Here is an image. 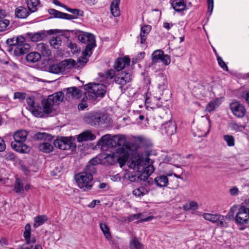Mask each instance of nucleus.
Instances as JSON below:
<instances>
[{
  "label": "nucleus",
  "instance_id": "47",
  "mask_svg": "<svg viewBox=\"0 0 249 249\" xmlns=\"http://www.w3.org/2000/svg\"><path fill=\"white\" fill-rule=\"evenodd\" d=\"M99 75L101 77L105 78L113 79L116 75H115V71L113 69L107 70L104 72H99Z\"/></svg>",
  "mask_w": 249,
  "mask_h": 249
},
{
  "label": "nucleus",
  "instance_id": "62",
  "mask_svg": "<svg viewBox=\"0 0 249 249\" xmlns=\"http://www.w3.org/2000/svg\"><path fill=\"white\" fill-rule=\"evenodd\" d=\"M231 127L232 130L238 131L241 130V128L244 129L245 126L242 125H239L236 123H232L231 124Z\"/></svg>",
  "mask_w": 249,
  "mask_h": 249
},
{
  "label": "nucleus",
  "instance_id": "44",
  "mask_svg": "<svg viewBox=\"0 0 249 249\" xmlns=\"http://www.w3.org/2000/svg\"><path fill=\"white\" fill-rule=\"evenodd\" d=\"M1 157L7 161L14 162L17 159V156L15 154L11 151L6 152Z\"/></svg>",
  "mask_w": 249,
  "mask_h": 249
},
{
  "label": "nucleus",
  "instance_id": "59",
  "mask_svg": "<svg viewBox=\"0 0 249 249\" xmlns=\"http://www.w3.org/2000/svg\"><path fill=\"white\" fill-rule=\"evenodd\" d=\"M160 61L165 65H168L171 61L170 57L168 54H164L163 53Z\"/></svg>",
  "mask_w": 249,
  "mask_h": 249
},
{
  "label": "nucleus",
  "instance_id": "27",
  "mask_svg": "<svg viewBox=\"0 0 249 249\" xmlns=\"http://www.w3.org/2000/svg\"><path fill=\"white\" fill-rule=\"evenodd\" d=\"M41 54L36 52L28 53L26 56V60L28 63H34L39 61L41 59Z\"/></svg>",
  "mask_w": 249,
  "mask_h": 249
},
{
  "label": "nucleus",
  "instance_id": "48",
  "mask_svg": "<svg viewBox=\"0 0 249 249\" xmlns=\"http://www.w3.org/2000/svg\"><path fill=\"white\" fill-rule=\"evenodd\" d=\"M62 39L60 36H57L56 37H52V38L50 40L51 46H53L55 49H58L59 46L61 44Z\"/></svg>",
  "mask_w": 249,
  "mask_h": 249
},
{
  "label": "nucleus",
  "instance_id": "25",
  "mask_svg": "<svg viewBox=\"0 0 249 249\" xmlns=\"http://www.w3.org/2000/svg\"><path fill=\"white\" fill-rule=\"evenodd\" d=\"M172 8L176 12H181L186 9V4L184 0H174L171 3Z\"/></svg>",
  "mask_w": 249,
  "mask_h": 249
},
{
  "label": "nucleus",
  "instance_id": "41",
  "mask_svg": "<svg viewBox=\"0 0 249 249\" xmlns=\"http://www.w3.org/2000/svg\"><path fill=\"white\" fill-rule=\"evenodd\" d=\"M100 227L105 237L108 240L111 239V235L108 227L105 223H100Z\"/></svg>",
  "mask_w": 249,
  "mask_h": 249
},
{
  "label": "nucleus",
  "instance_id": "11",
  "mask_svg": "<svg viewBox=\"0 0 249 249\" xmlns=\"http://www.w3.org/2000/svg\"><path fill=\"white\" fill-rule=\"evenodd\" d=\"M230 108L233 114L238 118L243 117L246 113L245 107L238 102H234L231 103Z\"/></svg>",
  "mask_w": 249,
  "mask_h": 249
},
{
  "label": "nucleus",
  "instance_id": "5",
  "mask_svg": "<svg viewBox=\"0 0 249 249\" xmlns=\"http://www.w3.org/2000/svg\"><path fill=\"white\" fill-rule=\"evenodd\" d=\"M150 160L148 158L144 160L142 155L140 154L133 155L131 156V166L133 167L138 166V167H137L138 170H142V171L150 176L154 172L155 168L151 164Z\"/></svg>",
  "mask_w": 249,
  "mask_h": 249
},
{
  "label": "nucleus",
  "instance_id": "6",
  "mask_svg": "<svg viewBox=\"0 0 249 249\" xmlns=\"http://www.w3.org/2000/svg\"><path fill=\"white\" fill-rule=\"evenodd\" d=\"M84 89L89 90L88 95L92 99L103 98L106 94L107 86L104 84L89 83L84 86Z\"/></svg>",
  "mask_w": 249,
  "mask_h": 249
},
{
  "label": "nucleus",
  "instance_id": "46",
  "mask_svg": "<svg viewBox=\"0 0 249 249\" xmlns=\"http://www.w3.org/2000/svg\"><path fill=\"white\" fill-rule=\"evenodd\" d=\"M14 190L17 194H22L24 192L23 184L20 182V180L18 178L16 179Z\"/></svg>",
  "mask_w": 249,
  "mask_h": 249
},
{
  "label": "nucleus",
  "instance_id": "51",
  "mask_svg": "<svg viewBox=\"0 0 249 249\" xmlns=\"http://www.w3.org/2000/svg\"><path fill=\"white\" fill-rule=\"evenodd\" d=\"M148 192V190L144 187H140L135 189L133 191V194L136 196L141 197L147 194Z\"/></svg>",
  "mask_w": 249,
  "mask_h": 249
},
{
  "label": "nucleus",
  "instance_id": "31",
  "mask_svg": "<svg viewBox=\"0 0 249 249\" xmlns=\"http://www.w3.org/2000/svg\"><path fill=\"white\" fill-rule=\"evenodd\" d=\"M151 29V26L148 25H144L141 27L140 38L141 43L144 44L146 39V35L150 32Z\"/></svg>",
  "mask_w": 249,
  "mask_h": 249
},
{
  "label": "nucleus",
  "instance_id": "34",
  "mask_svg": "<svg viewBox=\"0 0 249 249\" xmlns=\"http://www.w3.org/2000/svg\"><path fill=\"white\" fill-rule=\"evenodd\" d=\"M48 218L46 215H38L35 217L33 227L35 228H37L39 226L43 225L45 222L48 220Z\"/></svg>",
  "mask_w": 249,
  "mask_h": 249
},
{
  "label": "nucleus",
  "instance_id": "22",
  "mask_svg": "<svg viewBox=\"0 0 249 249\" xmlns=\"http://www.w3.org/2000/svg\"><path fill=\"white\" fill-rule=\"evenodd\" d=\"M30 48V45L29 44L18 45L14 49V54L17 56H21L28 53Z\"/></svg>",
  "mask_w": 249,
  "mask_h": 249
},
{
  "label": "nucleus",
  "instance_id": "13",
  "mask_svg": "<svg viewBox=\"0 0 249 249\" xmlns=\"http://www.w3.org/2000/svg\"><path fill=\"white\" fill-rule=\"evenodd\" d=\"M53 97H47L42 100L43 112L45 114L49 115L54 111L53 106L55 104L53 103Z\"/></svg>",
  "mask_w": 249,
  "mask_h": 249
},
{
  "label": "nucleus",
  "instance_id": "9",
  "mask_svg": "<svg viewBox=\"0 0 249 249\" xmlns=\"http://www.w3.org/2000/svg\"><path fill=\"white\" fill-rule=\"evenodd\" d=\"M249 220V208L245 206H241L236 215L235 221L239 225H245Z\"/></svg>",
  "mask_w": 249,
  "mask_h": 249
},
{
  "label": "nucleus",
  "instance_id": "57",
  "mask_svg": "<svg viewBox=\"0 0 249 249\" xmlns=\"http://www.w3.org/2000/svg\"><path fill=\"white\" fill-rule=\"evenodd\" d=\"M9 23V21L6 19L0 20V32L4 31Z\"/></svg>",
  "mask_w": 249,
  "mask_h": 249
},
{
  "label": "nucleus",
  "instance_id": "20",
  "mask_svg": "<svg viewBox=\"0 0 249 249\" xmlns=\"http://www.w3.org/2000/svg\"><path fill=\"white\" fill-rule=\"evenodd\" d=\"M96 138L95 135L90 130H87L77 136V140L79 142L93 141Z\"/></svg>",
  "mask_w": 249,
  "mask_h": 249
},
{
  "label": "nucleus",
  "instance_id": "36",
  "mask_svg": "<svg viewBox=\"0 0 249 249\" xmlns=\"http://www.w3.org/2000/svg\"><path fill=\"white\" fill-rule=\"evenodd\" d=\"M26 4L30 12L34 13L37 10V6L39 4V0H26Z\"/></svg>",
  "mask_w": 249,
  "mask_h": 249
},
{
  "label": "nucleus",
  "instance_id": "39",
  "mask_svg": "<svg viewBox=\"0 0 249 249\" xmlns=\"http://www.w3.org/2000/svg\"><path fill=\"white\" fill-rule=\"evenodd\" d=\"M51 97L52 98L53 97V103L55 104L59 102H62L63 101L64 98V94L62 91H59L48 96V97Z\"/></svg>",
  "mask_w": 249,
  "mask_h": 249
},
{
  "label": "nucleus",
  "instance_id": "19",
  "mask_svg": "<svg viewBox=\"0 0 249 249\" xmlns=\"http://www.w3.org/2000/svg\"><path fill=\"white\" fill-rule=\"evenodd\" d=\"M171 176H172V174L169 173L166 175H159L154 178V182L157 186L160 188L166 187L169 184L168 177Z\"/></svg>",
  "mask_w": 249,
  "mask_h": 249
},
{
  "label": "nucleus",
  "instance_id": "43",
  "mask_svg": "<svg viewBox=\"0 0 249 249\" xmlns=\"http://www.w3.org/2000/svg\"><path fill=\"white\" fill-rule=\"evenodd\" d=\"M230 219V216L228 215L223 216L222 215L218 214L217 221L216 222L218 226L221 227H227L228 226V223L226 221V219Z\"/></svg>",
  "mask_w": 249,
  "mask_h": 249
},
{
  "label": "nucleus",
  "instance_id": "37",
  "mask_svg": "<svg viewBox=\"0 0 249 249\" xmlns=\"http://www.w3.org/2000/svg\"><path fill=\"white\" fill-rule=\"evenodd\" d=\"M49 71L52 73L58 74L60 72H64L63 67L61 65V62L56 64L51 65L49 67Z\"/></svg>",
  "mask_w": 249,
  "mask_h": 249
},
{
  "label": "nucleus",
  "instance_id": "3",
  "mask_svg": "<svg viewBox=\"0 0 249 249\" xmlns=\"http://www.w3.org/2000/svg\"><path fill=\"white\" fill-rule=\"evenodd\" d=\"M28 134V131L24 129L18 130L14 132L13 134L14 141L11 143L12 148L20 153H29L31 148L30 146L25 143Z\"/></svg>",
  "mask_w": 249,
  "mask_h": 249
},
{
  "label": "nucleus",
  "instance_id": "26",
  "mask_svg": "<svg viewBox=\"0 0 249 249\" xmlns=\"http://www.w3.org/2000/svg\"><path fill=\"white\" fill-rule=\"evenodd\" d=\"M37 48L38 50L41 52L43 57H49L52 54L51 51L49 49V46L45 43H40L38 44L37 45Z\"/></svg>",
  "mask_w": 249,
  "mask_h": 249
},
{
  "label": "nucleus",
  "instance_id": "38",
  "mask_svg": "<svg viewBox=\"0 0 249 249\" xmlns=\"http://www.w3.org/2000/svg\"><path fill=\"white\" fill-rule=\"evenodd\" d=\"M163 53L161 50H157L152 53L151 55L152 64H155L160 60Z\"/></svg>",
  "mask_w": 249,
  "mask_h": 249
},
{
  "label": "nucleus",
  "instance_id": "2",
  "mask_svg": "<svg viewBox=\"0 0 249 249\" xmlns=\"http://www.w3.org/2000/svg\"><path fill=\"white\" fill-rule=\"evenodd\" d=\"M83 122L91 126L97 127L109 123L110 118L101 111H92L86 112L82 117Z\"/></svg>",
  "mask_w": 249,
  "mask_h": 249
},
{
  "label": "nucleus",
  "instance_id": "30",
  "mask_svg": "<svg viewBox=\"0 0 249 249\" xmlns=\"http://www.w3.org/2000/svg\"><path fill=\"white\" fill-rule=\"evenodd\" d=\"M30 14L27 9L23 6L18 7L15 10V16L19 18H25Z\"/></svg>",
  "mask_w": 249,
  "mask_h": 249
},
{
  "label": "nucleus",
  "instance_id": "50",
  "mask_svg": "<svg viewBox=\"0 0 249 249\" xmlns=\"http://www.w3.org/2000/svg\"><path fill=\"white\" fill-rule=\"evenodd\" d=\"M148 192V190L144 187H140L135 189L133 191V194L136 196L141 197L147 194Z\"/></svg>",
  "mask_w": 249,
  "mask_h": 249
},
{
  "label": "nucleus",
  "instance_id": "45",
  "mask_svg": "<svg viewBox=\"0 0 249 249\" xmlns=\"http://www.w3.org/2000/svg\"><path fill=\"white\" fill-rule=\"evenodd\" d=\"M198 208V205L197 202L194 201H191L189 204H185L183 205V208L185 211L189 210L195 211Z\"/></svg>",
  "mask_w": 249,
  "mask_h": 249
},
{
  "label": "nucleus",
  "instance_id": "33",
  "mask_svg": "<svg viewBox=\"0 0 249 249\" xmlns=\"http://www.w3.org/2000/svg\"><path fill=\"white\" fill-rule=\"evenodd\" d=\"M221 102L220 98H217L214 100L209 102L206 106V110L209 112L214 111L217 107H218Z\"/></svg>",
  "mask_w": 249,
  "mask_h": 249
},
{
  "label": "nucleus",
  "instance_id": "58",
  "mask_svg": "<svg viewBox=\"0 0 249 249\" xmlns=\"http://www.w3.org/2000/svg\"><path fill=\"white\" fill-rule=\"evenodd\" d=\"M26 102L29 106V110L32 108H34V107L36 106V104L35 102V98L34 96H30L26 99Z\"/></svg>",
  "mask_w": 249,
  "mask_h": 249
},
{
  "label": "nucleus",
  "instance_id": "1",
  "mask_svg": "<svg viewBox=\"0 0 249 249\" xmlns=\"http://www.w3.org/2000/svg\"><path fill=\"white\" fill-rule=\"evenodd\" d=\"M107 135L103 136L101 137L100 141L104 143L108 144V142L112 147H119L116 149V153L121 155L117 159V161L120 164V166L122 167L124 166L127 161H129V155L128 152L125 150L124 147V140L119 136H115L113 139H109L108 142H105L107 140Z\"/></svg>",
  "mask_w": 249,
  "mask_h": 249
},
{
  "label": "nucleus",
  "instance_id": "10",
  "mask_svg": "<svg viewBox=\"0 0 249 249\" xmlns=\"http://www.w3.org/2000/svg\"><path fill=\"white\" fill-rule=\"evenodd\" d=\"M132 72L131 71H121L115 76L114 81L119 85H126L132 81Z\"/></svg>",
  "mask_w": 249,
  "mask_h": 249
},
{
  "label": "nucleus",
  "instance_id": "29",
  "mask_svg": "<svg viewBox=\"0 0 249 249\" xmlns=\"http://www.w3.org/2000/svg\"><path fill=\"white\" fill-rule=\"evenodd\" d=\"M121 0H113L110 4V11L112 15L117 17L120 15L119 4Z\"/></svg>",
  "mask_w": 249,
  "mask_h": 249
},
{
  "label": "nucleus",
  "instance_id": "42",
  "mask_svg": "<svg viewBox=\"0 0 249 249\" xmlns=\"http://www.w3.org/2000/svg\"><path fill=\"white\" fill-rule=\"evenodd\" d=\"M7 45V51L12 52L15 48L17 46V41L15 37L8 38L6 41Z\"/></svg>",
  "mask_w": 249,
  "mask_h": 249
},
{
  "label": "nucleus",
  "instance_id": "28",
  "mask_svg": "<svg viewBox=\"0 0 249 249\" xmlns=\"http://www.w3.org/2000/svg\"><path fill=\"white\" fill-rule=\"evenodd\" d=\"M85 50L82 52L85 56H90L92 53V50L96 46L95 37L87 43Z\"/></svg>",
  "mask_w": 249,
  "mask_h": 249
},
{
  "label": "nucleus",
  "instance_id": "23",
  "mask_svg": "<svg viewBox=\"0 0 249 249\" xmlns=\"http://www.w3.org/2000/svg\"><path fill=\"white\" fill-rule=\"evenodd\" d=\"M157 81L158 88L160 90L165 89L167 87V79L166 76L162 73H159L157 76Z\"/></svg>",
  "mask_w": 249,
  "mask_h": 249
},
{
  "label": "nucleus",
  "instance_id": "53",
  "mask_svg": "<svg viewBox=\"0 0 249 249\" xmlns=\"http://www.w3.org/2000/svg\"><path fill=\"white\" fill-rule=\"evenodd\" d=\"M142 244L136 238H133L130 242V248L131 249H141Z\"/></svg>",
  "mask_w": 249,
  "mask_h": 249
},
{
  "label": "nucleus",
  "instance_id": "21",
  "mask_svg": "<svg viewBox=\"0 0 249 249\" xmlns=\"http://www.w3.org/2000/svg\"><path fill=\"white\" fill-rule=\"evenodd\" d=\"M48 13L50 15L53 16V18H61L67 20H71V18H74L70 14L60 12L54 9H48Z\"/></svg>",
  "mask_w": 249,
  "mask_h": 249
},
{
  "label": "nucleus",
  "instance_id": "54",
  "mask_svg": "<svg viewBox=\"0 0 249 249\" xmlns=\"http://www.w3.org/2000/svg\"><path fill=\"white\" fill-rule=\"evenodd\" d=\"M31 226L30 224H27L25 226V231L23 233V236L26 241H29L31 237Z\"/></svg>",
  "mask_w": 249,
  "mask_h": 249
},
{
  "label": "nucleus",
  "instance_id": "4",
  "mask_svg": "<svg viewBox=\"0 0 249 249\" xmlns=\"http://www.w3.org/2000/svg\"><path fill=\"white\" fill-rule=\"evenodd\" d=\"M93 174L86 171L85 169L83 171L75 175L74 178L77 186L84 191L91 190L93 186Z\"/></svg>",
  "mask_w": 249,
  "mask_h": 249
},
{
  "label": "nucleus",
  "instance_id": "64",
  "mask_svg": "<svg viewBox=\"0 0 249 249\" xmlns=\"http://www.w3.org/2000/svg\"><path fill=\"white\" fill-rule=\"evenodd\" d=\"M208 12H210V16L213 12V0H207Z\"/></svg>",
  "mask_w": 249,
  "mask_h": 249
},
{
  "label": "nucleus",
  "instance_id": "16",
  "mask_svg": "<svg viewBox=\"0 0 249 249\" xmlns=\"http://www.w3.org/2000/svg\"><path fill=\"white\" fill-rule=\"evenodd\" d=\"M162 133L167 135H172L176 132V124L171 120L163 124L161 128Z\"/></svg>",
  "mask_w": 249,
  "mask_h": 249
},
{
  "label": "nucleus",
  "instance_id": "61",
  "mask_svg": "<svg viewBox=\"0 0 249 249\" xmlns=\"http://www.w3.org/2000/svg\"><path fill=\"white\" fill-rule=\"evenodd\" d=\"M149 176L150 175L148 174L143 172L142 170H140L139 181H141L142 180L145 181L148 179Z\"/></svg>",
  "mask_w": 249,
  "mask_h": 249
},
{
  "label": "nucleus",
  "instance_id": "15",
  "mask_svg": "<svg viewBox=\"0 0 249 249\" xmlns=\"http://www.w3.org/2000/svg\"><path fill=\"white\" fill-rule=\"evenodd\" d=\"M64 91H66L65 95L66 100L74 98H80L82 95V91L75 87L64 89Z\"/></svg>",
  "mask_w": 249,
  "mask_h": 249
},
{
  "label": "nucleus",
  "instance_id": "14",
  "mask_svg": "<svg viewBox=\"0 0 249 249\" xmlns=\"http://www.w3.org/2000/svg\"><path fill=\"white\" fill-rule=\"evenodd\" d=\"M130 59L127 56L124 57H119L116 59L113 67L117 71H120L123 70L125 66H129Z\"/></svg>",
  "mask_w": 249,
  "mask_h": 249
},
{
  "label": "nucleus",
  "instance_id": "7",
  "mask_svg": "<svg viewBox=\"0 0 249 249\" xmlns=\"http://www.w3.org/2000/svg\"><path fill=\"white\" fill-rule=\"evenodd\" d=\"M74 139L72 137L61 136L58 137L53 141L54 146L61 150H71L73 151L76 148V145L74 143Z\"/></svg>",
  "mask_w": 249,
  "mask_h": 249
},
{
  "label": "nucleus",
  "instance_id": "18",
  "mask_svg": "<svg viewBox=\"0 0 249 249\" xmlns=\"http://www.w3.org/2000/svg\"><path fill=\"white\" fill-rule=\"evenodd\" d=\"M53 139V136L46 132H37L31 136L30 141H45L51 142Z\"/></svg>",
  "mask_w": 249,
  "mask_h": 249
},
{
  "label": "nucleus",
  "instance_id": "8",
  "mask_svg": "<svg viewBox=\"0 0 249 249\" xmlns=\"http://www.w3.org/2000/svg\"><path fill=\"white\" fill-rule=\"evenodd\" d=\"M62 32V30L58 29H51L48 31H41L35 33H26V36L30 38L31 41L37 42L44 39L49 35H53Z\"/></svg>",
  "mask_w": 249,
  "mask_h": 249
},
{
  "label": "nucleus",
  "instance_id": "17",
  "mask_svg": "<svg viewBox=\"0 0 249 249\" xmlns=\"http://www.w3.org/2000/svg\"><path fill=\"white\" fill-rule=\"evenodd\" d=\"M74 34L78 39L83 43H87L95 38V36L93 34L80 30H75Z\"/></svg>",
  "mask_w": 249,
  "mask_h": 249
},
{
  "label": "nucleus",
  "instance_id": "63",
  "mask_svg": "<svg viewBox=\"0 0 249 249\" xmlns=\"http://www.w3.org/2000/svg\"><path fill=\"white\" fill-rule=\"evenodd\" d=\"M87 56H85L84 53H82V56L78 58L77 61L82 66H84L88 61V59L86 58Z\"/></svg>",
  "mask_w": 249,
  "mask_h": 249
},
{
  "label": "nucleus",
  "instance_id": "49",
  "mask_svg": "<svg viewBox=\"0 0 249 249\" xmlns=\"http://www.w3.org/2000/svg\"><path fill=\"white\" fill-rule=\"evenodd\" d=\"M69 12L72 13L73 15H71V16L74 17L71 19H77L79 16L83 17L84 16V11L78 9L71 8Z\"/></svg>",
  "mask_w": 249,
  "mask_h": 249
},
{
  "label": "nucleus",
  "instance_id": "32",
  "mask_svg": "<svg viewBox=\"0 0 249 249\" xmlns=\"http://www.w3.org/2000/svg\"><path fill=\"white\" fill-rule=\"evenodd\" d=\"M38 148L39 151L45 153H50L53 150V145L48 142H43L39 143Z\"/></svg>",
  "mask_w": 249,
  "mask_h": 249
},
{
  "label": "nucleus",
  "instance_id": "60",
  "mask_svg": "<svg viewBox=\"0 0 249 249\" xmlns=\"http://www.w3.org/2000/svg\"><path fill=\"white\" fill-rule=\"evenodd\" d=\"M26 94L23 92H16L14 93V99H18L20 101H23L26 97Z\"/></svg>",
  "mask_w": 249,
  "mask_h": 249
},
{
  "label": "nucleus",
  "instance_id": "52",
  "mask_svg": "<svg viewBox=\"0 0 249 249\" xmlns=\"http://www.w3.org/2000/svg\"><path fill=\"white\" fill-rule=\"evenodd\" d=\"M218 214H213L209 213H205L203 215V217L205 219L213 223H216L217 219H218Z\"/></svg>",
  "mask_w": 249,
  "mask_h": 249
},
{
  "label": "nucleus",
  "instance_id": "56",
  "mask_svg": "<svg viewBox=\"0 0 249 249\" xmlns=\"http://www.w3.org/2000/svg\"><path fill=\"white\" fill-rule=\"evenodd\" d=\"M217 60L219 66L224 71H229L228 67L226 63L223 60L222 58L219 55H217Z\"/></svg>",
  "mask_w": 249,
  "mask_h": 249
},
{
  "label": "nucleus",
  "instance_id": "35",
  "mask_svg": "<svg viewBox=\"0 0 249 249\" xmlns=\"http://www.w3.org/2000/svg\"><path fill=\"white\" fill-rule=\"evenodd\" d=\"M61 65L63 67L64 71L65 72L66 69H71L74 67L76 65V62L72 59H66L61 62Z\"/></svg>",
  "mask_w": 249,
  "mask_h": 249
},
{
  "label": "nucleus",
  "instance_id": "55",
  "mask_svg": "<svg viewBox=\"0 0 249 249\" xmlns=\"http://www.w3.org/2000/svg\"><path fill=\"white\" fill-rule=\"evenodd\" d=\"M223 138L229 146L231 147L234 145L235 140L233 136L232 135H225L224 136Z\"/></svg>",
  "mask_w": 249,
  "mask_h": 249
},
{
  "label": "nucleus",
  "instance_id": "24",
  "mask_svg": "<svg viewBox=\"0 0 249 249\" xmlns=\"http://www.w3.org/2000/svg\"><path fill=\"white\" fill-rule=\"evenodd\" d=\"M99 164V160L96 158L91 159L87 163L86 167L84 168L86 171L94 174L97 171L96 166Z\"/></svg>",
  "mask_w": 249,
  "mask_h": 249
},
{
  "label": "nucleus",
  "instance_id": "40",
  "mask_svg": "<svg viewBox=\"0 0 249 249\" xmlns=\"http://www.w3.org/2000/svg\"><path fill=\"white\" fill-rule=\"evenodd\" d=\"M32 114L36 117L43 118L44 113L42 111V108L39 104L30 109Z\"/></svg>",
  "mask_w": 249,
  "mask_h": 249
},
{
  "label": "nucleus",
  "instance_id": "12",
  "mask_svg": "<svg viewBox=\"0 0 249 249\" xmlns=\"http://www.w3.org/2000/svg\"><path fill=\"white\" fill-rule=\"evenodd\" d=\"M128 166L129 168L133 169V171H128L125 174V177L127 178L131 182H139L140 170L137 168L138 166H136V167L131 166V157L128 161Z\"/></svg>",
  "mask_w": 249,
  "mask_h": 249
}]
</instances>
